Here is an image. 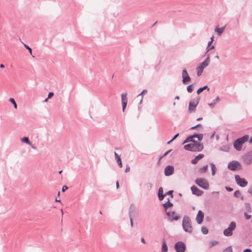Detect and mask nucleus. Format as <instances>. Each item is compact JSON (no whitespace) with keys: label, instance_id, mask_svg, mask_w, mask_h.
<instances>
[{"label":"nucleus","instance_id":"e2e57ef3","mask_svg":"<svg viewBox=\"0 0 252 252\" xmlns=\"http://www.w3.org/2000/svg\"><path fill=\"white\" fill-rule=\"evenodd\" d=\"M214 35H213L211 37V41H214Z\"/></svg>","mask_w":252,"mask_h":252},{"label":"nucleus","instance_id":"7c9ffc66","mask_svg":"<svg viewBox=\"0 0 252 252\" xmlns=\"http://www.w3.org/2000/svg\"><path fill=\"white\" fill-rule=\"evenodd\" d=\"M133 212H134V208L132 207V205H131V206L129 208V212H128L129 218L132 217V213H133Z\"/></svg>","mask_w":252,"mask_h":252},{"label":"nucleus","instance_id":"b1692460","mask_svg":"<svg viewBox=\"0 0 252 252\" xmlns=\"http://www.w3.org/2000/svg\"><path fill=\"white\" fill-rule=\"evenodd\" d=\"M208 169V165H204L201 168H200L199 169V172L200 173H205Z\"/></svg>","mask_w":252,"mask_h":252},{"label":"nucleus","instance_id":"4468645a","mask_svg":"<svg viewBox=\"0 0 252 252\" xmlns=\"http://www.w3.org/2000/svg\"><path fill=\"white\" fill-rule=\"evenodd\" d=\"M191 190L192 194L197 196H200L203 193V191L202 190L199 189L195 186H193L191 187Z\"/></svg>","mask_w":252,"mask_h":252},{"label":"nucleus","instance_id":"e433bc0d","mask_svg":"<svg viewBox=\"0 0 252 252\" xmlns=\"http://www.w3.org/2000/svg\"><path fill=\"white\" fill-rule=\"evenodd\" d=\"M223 252H232V250L231 246H229L225 248Z\"/></svg>","mask_w":252,"mask_h":252},{"label":"nucleus","instance_id":"412c9836","mask_svg":"<svg viewBox=\"0 0 252 252\" xmlns=\"http://www.w3.org/2000/svg\"><path fill=\"white\" fill-rule=\"evenodd\" d=\"M168 251V247L165 240L162 242L161 252H167Z\"/></svg>","mask_w":252,"mask_h":252},{"label":"nucleus","instance_id":"20e7f679","mask_svg":"<svg viewBox=\"0 0 252 252\" xmlns=\"http://www.w3.org/2000/svg\"><path fill=\"white\" fill-rule=\"evenodd\" d=\"M236 227V223L234 221H232L229 224L228 228L224 229L223 231V234L225 236H231L233 234V231L235 229Z\"/></svg>","mask_w":252,"mask_h":252},{"label":"nucleus","instance_id":"3c124183","mask_svg":"<svg viewBox=\"0 0 252 252\" xmlns=\"http://www.w3.org/2000/svg\"><path fill=\"white\" fill-rule=\"evenodd\" d=\"M141 242L142 243L145 244L146 243V241H145V239H144V237H142V238H141Z\"/></svg>","mask_w":252,"mask_h":252},{"label":"nucleus","instance_id":"f3484780","mask_svg":"<svg viewBox=\"0 0 252 252\" xmlns=\"http://www.w3.org/2000/svg\"><path fill=\"white\" fill-rule=\"evenodd\" d=\"M203 157L204 155L200 154L198 156H197L194 159H192L191 162L192 164H195L198 162L199 160L202 158Z\"/></svg>","mask_w":252,"mask_h":252},{"label":"nucleus","instance_id":"680f3d73","mask_svg":"<svg viewBox=\"0 0 252 252\" xmlns=\"http://www.w3.org/2000/svg\"><path fill=\"white\" fill-rule=\"evenodd\" d=\"M116 187H117V189H118L119 187V182H117L116 183Z\"/></svg>","mask_w":252,"mask_h":252},{"label":"nucleus","instance_id":"c03bdc74","mask_svg":"<svg viewBox=\"0 0 252 252\" xmlns=\"http://www.w3.org/2000/svg\"><path fill=\"white\" fill-rule=\"evenodd\" d=\"M197 70V76H201L202 73L203 72L202 71H200V70Z\"/></svg>","mask_w":252,"mask_h":252},{"label":"nucleus","instance_id":"aec40b11","mask_svg":"<svg viewBox=\"0 0 252 252\" xmlns=\"http://www.w3.org/2000/svg\"><path fill=\"white\" fill-rule=\"evenodd\" d=\"M163 206L164 207V211L165 212L168 211L167 209L168 208L171 207L173 206V204L169 202V200H168V201L163 204Z\"/></svg>","mask_w":252,"mask_h":252},{"label":"nucleus","instance_id":"f704fd0d","mask_svg":"<svg viewBox=\"0 0 252 252\" xmlns=\"http://www.w3.org/2000/svg\"><path fill=\"white\" fill-rule=\"evenodd\" d=\"M188 75H189V74L188 73V72H187V70L186 69H183V71H182V74L183 79H184V77L188 76Z\"/></svg>","mask_w":252,"mask_h":252},{"label":"nucleus","instance_id":"052dcab7","mask_svg":"<svg viewBox=\"0 0 252 252\" xmlns=\"http://www.w3.org/2000/svg\"><path fill=\"white\" fill-rule=\"evenodd\" d=\"M171 150H168V151H167L163 155V156H165L166 155H167L168 154H169L170 152H171Z\"/></svg>","mask_w":252,"mask_h":252},{"label":"nucleus","instance_id":"a18cd8bd","mask_svg":"<svg viewBox=\"0 0 252 252\" xmlns=\"http://www.w3.org/2000/svg\"><path fill=\"white\" fill-rule=\"evenodd\" d=\"M201 125L200 124H198V125L194 126L191 127V129H193L196 128L198 127H201Z\"/></svg>","mask_w":252,"mask_h":252},{"label":"nucleus","instance_id":"2eb2a0df","mask_svg":"<svg viewBox=\"0 0 252 252\" xmlns=\"http://www.w3.org/2000/svg\"><path fill=\"white\" fill-rule=\"evenodd\" d=\"M21 140L22 142L30 145L32 149L36 150V147L33 144H32V142L29 140L28 137H24L23 138H21Z\"/></svg>","mask_w":252,"mask_h":252},{"label":"nucleus","instance_id":"338daca9","mask_svg":"<svg viewBox=\"0 0 252 252\" xmlns=\"http://www.w3.org/2000/svg\"><path fill=\"white\" fill-rule=\"evenodd\" d=\"M215 58H216V59H217L218 60H219V56L218 55H216V56H215Z\"/></svg>","mask_w":252,"mask_h":252},{"label":"nucleus","instance_id":"39448f33","mask_svg":"<svg viewBox=\"0 0 252 252\" xmlns=\"http://www.w3.org/2000/svg\"><path fill=\"white\" fill-rule=\"evenodd\" d=\"M195 183L197 185L205 189H207L209 188V184L205 178H197L195 180Z\"/></svg>","mask_w":252,"mask_h":252},{"label":"nucleus","instance_id":"0eeeda50","mask_svg":"<svg viewBox=\"0 0 252 252\" xmlns=\"http://www.w3.org/2000/svg\"><path fill=\"white\" fill-rule=\"evenodd\" d=\"M228 168L231 170L235 171L241 169L242 166L238 161L233 160L228 163Z\"/></svg>","mask_w":252,"mask_h":252},{"label":"nucleus","instance_id":"7ed1b4c3","mask_svg":"<svg viewBox=\"0 0 252 252\" xmlns=\"http://www.w3.org/2000/svg\"><path fill=\"white\" fill-rule=\"evenodd\" d=\"M249 138L248 135H245L242 137L236 139L233 143L234 148L238 151H241L243 144L249 140Z\"/></svg>","mask_w":252,"mask_h":252},{"label":"nucleus","instance_id":"c85d7f7f","mask_svg":"<svg viewBox=\"0 0 252 252\" xmlns=\"http://www.w3.org/2000/svg\"><path fill=\"white\" fill-rule=\"evenodd\" d=\"M193 137H194V138H197L199 141H201L203 139V134H194L193 135Z\"/></svg>","mask_w":252,"mask_h":252},{"label":"nucleus","instance_id":"603ef678","mask_svg":"<svg viewBox=\"0 0 252 252\" xmlns=\"http://www.w3.org/2000/svg\"><path fill=\"white\" fill-rule=\"evenodd\" d=\"M214 48V45H212L211 46H210L209 48H207V51H210V50H212V49H213Z\"/></svg>","mask_w":252,"mask_h":252},{"label":"nucleus","instance_id":"72a5a7b5","mask_svg":"<svg viewBox=\"0 0 252 252\" xmlns=\"http://www.w3.org/2000/svg\"><path fill=\"white\" fill-rule=\"evenodd\" d=\"M201 232L204 234H207L208 233V230L206 227L203 226L201 228Z\"/></svg>","mask_w":252,"mask_h":252},{"label":"nucleus","instance_id":"a211bd4d","mask_svg":"<svg viewBox=\"0 0 252 252\" xmlns=\"http://www.w3.org/2000/svg\"><path fill=\"white\" fill-rule=\"evenodd\" d=\"M166 194H163V190L162 188L160 187L158 191V197L159 200H162L164 198Z\"/></svg>","mask_w":252,"mask_h":252},{"label":"nucleus","instance_id":"5701e85b","mask_svg":"<svg viewBox=\"0 0 252 252\" xmlns=\"http://www.w3.org/2000/svg\"><path fill=\"white\" fill-rule=\"evenodd\" d=\"M220 100V98L219 96H217L216 99L213 100V102L211 103H209V105L211 107H214L215 105Z\"/></svg>","mask_w":252,"mask_h":252},{"label":"nucleus","instance_id":"37998d69","mask_svg":"<svg viewBox=\"0 0 252 252\" xmlns=\"http://www.w3.org/2000/svg\"><path fill=\"white\" fill-rule=\"evenodd\" d=\"M197 70V76H201L202 73L203 72L202 71H200V70Z\"/></svg>","mask_w":252,"mask_h":252},{"label":"nucleus","instance_id":"dca6fc26","mask_svg":"<svg viewBox=\"0 0 252 252\" xmlns=\"http://www.w3.org/2000/svg\"><path fill=\"white\" fill-rule=\"evenodd\" d=\"M114 156L115 159L116 160V161L119 166L120 168L122 167L123 164L121 160V158L120 157V156H119L116 152L114 153Z\"/></svg>","mask_w":252,"mask_h":252},{"label":"nucleus","instance_id":"c756f323","mask_svg":"<svg viewBox=\"0 0 252 252\" xmlns=\"http://www.w3.org/2000/svg\"><path fill=\"white\" fill-rule=\"evenodd\" d=\"M234 196L237 198L241 197L242 199H243V197L242 196H241V194L239 190H236L234 192Z\"/></svg>","mask_w":252,"mask_h":252},{"label":"nucleus","instance_id":"a19ab883","mask_svg":"<svg viewBox=\"0 0 252 252\" xmlns=\"http://www.w3.org/2000/svg\"><path fill=\"white\" fill-rule=\"evenodd\" d=\"M244 216L247 220H249L251 218L252 216L250 215H248L247 213H244Z\"/></svg>","mask_w":252,"mask_h":252},{"label":"nucleus","instance_id":"0e129e2a","mask_svg":"<svg viewBox=\"0 0 252 252\" xmlns=\"http://www.w3.org/2000/svg\"><path fill=\"white\" fill-rule=\"evenodd\" d=\"M0 68H4V65H3V64H0Z\"/></svg>","mask_w":252,"mask_h":252},{"label":"nucleus","instance_id":"13d9d810","mask_svg":"<svg viewBox=\"0 0 252 252\" xmlns=\"http://www.w3.org/2000/svg\"><path fill=\"white\" fill-rule=\"evenodd\" d=\"M173 193V191L172 190H169L168 192H167L165 194L167 195V194H172Z\"/></svg>","mask_w":252,"mask_h":252},{"label":"nucleus","instance_id":"a878e982","mask_svg":"<svg viewBox=\"0 0 252 252\" xmlns=\"http://www.w3.org/2000/svg\"><path fill=\"white\" fill-rule=\"evenodd\" d=\"M206 89H207L208 91L209 90V89L208 88V87L207 85L204 86L203 87L199 88L197 91V94H200L201 92H202L204 90H205Z\"/></svg>","mask_w":252,"mask_h":252},{"label":"nucleus","instance_id":"f8f14e48","mask_svg":"<svg viewBox=\"0 0 252 252\" xmlns=\"http://www.w3.org/2000/svg\"><path fill=\"white\" fill-rule=\"evenodd\" d=\"M204 217V213L202 212V211L199 210L198 212V213L197 214L196 217V220L198 224H200L202 223L203 220V219Z\"/></svg>","mask_w":252,"mask_h":252},{"label":"nucleus","instance_id":"4be33fe9","mask_svg":"<svg viewBox=\"0 0 252 252\" xmlns=\"http://www.w3.org/2000/svg\"><path fill=\"white\" fill-rule=\"evenodd\" d=\"M210 165L211 167L212 175V176H214L215 174H216V172L217 171V168L216 167V166L213 163H210Z\"/></svg>","mask_w":252,"mask_h":252},{"label":"nucleus","instance_id":"6e6d98bb","mask_svg":"<svg viewBox=\"0 0 252 252\" xmlns=\"http://www.w3.org/2000/svg\"><path fill=\"white\" fill-rule=\"evenodd\" d=\"M243 252H252V251L250 249H246L244 250Z\"/></svg>","mask_w":252,"mask_h":252},{"label":"nucleus","instance_id":"bf43d9fd","mask_svg":"<svg viewBox=\"0 0 252 252\" xmlns=\"http://www.w3.org/2000/svg\"><path fill=\"white\" fill-rule=\"evenodd\" d=\"M213 42L211 41H210L208 43V46H207V48H209V46H210L211 44Z\"/></svg>","mask_w":252,"mask_h":252},{"label":"nucleus","instance_id":"ea45409f","mask_svg":"<svg viewBox=\"0 0 252 252\" xmlns=\"http://www.w3.org/2000/svg\"><path fill=\"white\" fill-rule=\"evenodd\" d=\"M24 46L26 47V48L27 49V50H29L30 54L32 55V49L29 46H28L27 44H24Z\"/></svg>","mask_w":252,"mask_h":252},{"label":"nucleus","instance_id":"393cba45","mask_svg":"<svg viewBox=\"0 0 252 252\" xmlns=\"http://www.w3.org/2000/svg\"><path fill=\"white\" fill-rule=\"evenodd\" d=\"M126 93H123L121 95L122 102H127V98Z\"/></svg>","mask_w":252,"mask_h":252},{"label":"nucleus","instance_id":"f257e3e1","mask_svg":"<svg viewBox=\"0 0 252 252\" xmlns=\"http://www.w3.org/2000/svg\"><path fill=\"white\" fill-rule=\"evenodd\" d=\"M184 149L186 150L192 152H200L203 149V145L202 144L195 141H193L191 143L185 145L184 146Z\"/></svg>","mask_w":252,"mask_h":252},{"label":"nucleus","instance_id":"473e14b6","mask_svg":"<svg viewBox=\"0 0 252 252\" xmlns=\"http://www.w3.org/2000/svg\"><path fill=\"white\" fill-rule=\"evenodd\" d=\"M9 101L10 102H11L14 105V107L16 109L17 107V104L15 102V101L14 100V99L12 98H10L9 99Z\"/></svg>","mask_w":252,"mask_h":252},{"label":"nucleus","instance_id":"cd10ccee","mask_svg":"<svg viewBox=\"0 0 252 252\" xmlns=\"http://www.w3.org/2000/svg\"><path fill=\"white\" fill-rule=\"evenodd\" d=\"M191 80L190 77L189 75H188V76H186L185 77H184V79H183L182 81L183 84H186L188 82H189Z\"/></svg>","mask_w":252,"mask_h":252},{"label":"nucleus","instance_id":"8fccbe9b","mask_svg":"<svg viewBox=\"0 0 252 252\" xmlns=\"http://www.w3.org/2000/svg\"><path fill=\"white\" fill-rule=\"evenodd\" d=\"M129 171H130V167L128 165H127L125 171H126V172L127 173V172H129Z\"/></svg>","mask_w":252,"mask_h":252},{"label":"nucleus","instance_id":"864d4df0","mask_svg":"<svg viewBox=\"0 0 252 252\" xmlns=\"http://www.w3.org/2000/svg\"><path fill=\"white\" fill-rule=\"evenodd\" d=\"M130 218V225H131V227H132L133 226L132 218L131 217V218Z\"/></svg>","mask_w":252,"mask_h":252},{"label":"nucleus","instance_id":"f03ea898","mask_svg":"<svg viewBox=\"0 0 252 252\" xmlns=\"http://www.w3.org/2000/svg\"><path fill=\"white\" fill-rule=\"evenodd\" d=\"M182 226L183 229L185 232L189 233H192L193 228L191 225L190 219L189 216H185L183 217Z\"/></svg>","mask_w":252,"mask_h":252},{"label":"nucleus","instance_id":"69168bd1","mask_svg":"<svg viewBox=\"0 0 252 252\" xmlns=\"http://www.w3.org/2000/svg\"><path fill=\"white\" fill-rule=\"evenodd\" d=\"M173 141V140H172V139L170 141H169L167 142V144H170Z\"/></svg>","mask_w":252,"mask_h":252},{"label":"nucleus","instance_id":"1a4fd4ad","mask_svg":"<svg viewBox=\"0 0 252 252\" xmlns=\"http://www.w3.org/2000/svg\"><path fill=\"white\" fill-rule=\"evenodd\" d=\"M177 252H184L186 251V245L182 242H177L174 246Z\"/></svg>","mask_w":252,"mask_h":252},{"label":"nucleus","instance_id":"bb28decb","mask_svg":"<svg viewBox=\"0 0 252 252\" xmlns=\"http://www.w3.org/2000/svg\"><path fill=\"white\" fill-rule=\"evenodd\" d=\"M193 138H194V137H193V135L188 137L184 142L183 144L191 142H193V141H195V140L193 139Z\"/></svg>","mask_w":252,"mask_h":252},{"label":"nucleus","instance_id":"79ce46f5","mask_svg":"<svg viewBox=\"0 0 252 252\" xmlns=\"http://www.w3.org/2000/svg\"><path fill=\"white\" fill-rule=\"evenodd\" d=\"M127 102H122V107H123V111L124 112L126 109V104Z\"/></svg>","mask_w":252,"mask_h":252},{"label":"nucleus","instance_id":"de8ad7c7","mask_svg":"<svg viewBox=\"0 0 252 252\" xmlns=\"http://www.w3.org/2000/svg\"><path fill=\"white\" fill-rule=\"evenodd\" d=\"M67 189V187L66 186H63V187H62V191L63 192H64L65 191L66 189Z\"/></svg>","mask_w":252,"mask_h":252},{"label":"nucleus","instance_id":"5fc2aeb1","mask_svg":"<svg viewBox=\"0 0 252 252\" xmlns=\"http://www.w3.org/2000/svg\"><path fill=\"white\" fill-rule=\"evenodd\" d=\"M248 191L252 196V186L249 188Z\"/></svg>","mask_w":252,"mask_h":252},{"label":"nucleus","instance_id":"49530a36","mask_svg":"<svg viewBox=\"0 0 252 252\" xmlns=\"http://www.w3.org/2000/svg\"><path fill=\"white\" fill-rule=\"evenodd\" d=\"M53 95H54V93L53 92H50L48 95V98H50L52 97Z\"/></svg>","mask_w":252,"mask_h":252},{"label":"nucleus","instance_id":"774afa93","mask_svg":"<svg viewBox=\"0 0 252 252\" xmlns=\"http://www.w3.org/2000/svg\"><path fill=\"white\" fill-rule=\"evenodd\" d=\"M249 142L250 143H252V137L250 139V141H249Z\"/></svg>","mask_w":252,"mask_h":252},{"label":"nucleus","instance_id":"2f4dec72","mask_svg":"<svg viewBox=\"0 0 252 252\" xmlns=\"http://www.w3.org/2000/svg\"><path fill=\"white\" fill-rule=\"evenodd\" d=\"M147 92V90H144L138 95V96H139L141 95V99L140 101V104H141L142 103L143 101V94H146Z\"/></svg>","mask_w":252,"mask_h":252},{"label":"nucleus","instance_id":"6ab92c4d","mask_svg":"<svg viewBox=\"0 0 252 252\" xmlns=\"http://www.w3.org/2000/svg\"><path fill=\"white\" fill-rule=\"evenodd\" d=\"M224 29H225V27H221V28L217 27L215 29V32H216L217 33L218 35H220L222 33V32H224Z\"/></svg>","mask_w":252,"mask_h":252},{"label":"nucleus","instance_id":"4c0bfd02","mask_svg":"<svg viewBox=\"0 0 252 252\" xmlns=\"http://www.w3.org/2000/svg\"><path fill=\"white\" fill-rule=\"evenodd\" d=\"M145 186L147 187V189H150L152 188L153 184L151 183H147L146 184H145Z\"/></svg>","mask_w":252,"mask_h":252},{"label":"nucleus","instance_id":"58836bf2","mask_svg":"<svg viewBox=\"0 0 252 252\" xmlns=\"http://www.w3.org/2000/svg\"><path fill=\"white\" fill-rule=\"evenodd\" d=\"M187 91L189 93H191L192 92V85H189L187 87Z\"/></svg>","mask_w":252,"mask_h":252},{"label":"nucleus","instance_id":"9d476101","mask_svg":"<svg viewBox=\"0 0 252 252\" xmlns=\"http://www.w3.org/2000/svg\"><path fill=\"white\" fill-rule=\"evenodd\" d=\"M210 63L209 58H207L203 62L199 63L196 67V70H200L203 71L204 69L208 66Z\"/></svg>","mask_w":252,"mask_h":252},{"label":"nucleus","instance_id":"9b49d317","mask_svg":"<svg viewBox=\"0 0 252 252\" xmlns=\"http://www.w3.org/2000/svg\"><path fill=\"white\" fill-rule=\"evenodd\" d=\"M165 212L166 215L169 217V220L170 221H172L173 220H177L179 219V216L175 214V212L174 211H166Z\"/></svg>","mask_w":252,"mask_h":252},{"label":"nucleus","instance_id":"6e6552de","mask_svg":"<svg viewBox=\"0 0 252 252\" xmlns=\"http://www.w3.org/2000/svg\"><path fill=\"white\" fill-rule=\"evenodd\" d=\"M236 183L241 187H245L248 185V182L244 179L241 178L238 175L235 176Z\"/></svg>","mask_w":252,"mask_h":252},{"label":"nucleus","instance_id":"09e8293b","mask_svg":"<svg viewBox=\"0 0 252 252\" xmlns=\"http://www.w3.org/2000/svg\"><path fill=\"white\" fill-rule=\"evenodd\" d=\"M225 189L228 191H231L233 190V189L230 187H226Z\"/></svg>","mask_w":252,"mask_h":252},{"label":"nucleus","instance_id":"ddd939ff","mask_svg":"<svg viewBox=\"0 0 252 252\" xmlns=\"http://www.w3.org/2000/svg\"><path fill=\"white\" fill-rule=\"evenodd\" d=\"M174 172V167L172 165H168L164 169V174L168 176L173 174Z\"/></svg>","mask_w":252,"mask_h":252},{"label":"nucleus","instance_id":"423d86ee","mask_svg":"<svg viewBox=\"0 0 252 252\" xmlns=\"http://www.w3.org/2000/svg\"><path fill=\"white\" fill-rule=\"evenodd\" d=\"M200 97L198 96L195 99L191 100L189 104V111L190 113L194 112L196 107L200 101Z\"/></svg>","mask_w":252,"mask_h":252},{"label":"nucleus","instance_id":"4d7b16f0","mask_svg":"<svg viewBox=\"0 0 252 252\" xmlns=\"http://www.w3.org/2000/svg\"><path fill=\"white\" fill-rule=\"evenodd\" d=\"M179 133H177L174 136V137L172 138V140H174L178 136H179Z\"/></svg>","mask_w":252,"mask_h":252},{"label":"nucleus","instance_id":"c9c22d12","mask_svg":"<svg viewBox=\"0 0 252 252\" xmlns=\"http://www.w3.org/2000/svg\"><path fill=\"white\" fill-rule=\"evenodd\" d=\"M218 242L217 241H212L210 242V247H212L217 244H218Z\"/></svg>","mask_w":252,"mask_h":252}]
</instances>
